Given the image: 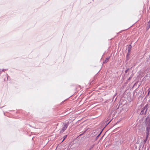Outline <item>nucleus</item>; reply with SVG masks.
I'll use <instances>...</instances> for the list:
<instances>
[{"mask_svg":"<svg viewBox=\"0 0 150 150\" xmlns=\"http://www.w3.org/2000/svg\"><path fill=\"white\" fill-rule=\"evenodd\" d=\"M82 134H80V135H82Z\"/></svg>","mask_w":150,"mask_h":150,"instance_id":"nucleus-23","label":"nucleus"},{"mask_svg":"<svg viewBox=\"0 0 150 150\" xmlns=\"http://www.w3.org/2000/svg\"><path fill=\"white\" fill-rule=\"evenodd\" d=\"M101 132H100V133L97 136V137H98V136H99V135H100V134L101 133Z\"/></svg>","mask_w":150,"mask_h":150,"instance_id":"nucleus-17","label":"nucleus"},{"mask_svg":"<svg viewBox=\"0 0 150 150\" xmlns=\"http://www.w3.org/2000/svg\"><path fill=\"white\" fill-rule=\"evenodd\" d=\"M149 23L150 24V20L149 21Z\"/></svg>","mask_w":150,"mask_h":150,"instance_id":"nucleus-21","label":"nucleus"},{"mask_svg":"<svg viewBox=\"0 0 150 150\" xmlns=\"http://www.w3.org/2000/svg\"><path fill=\"white\" fill-rule=\"evenodd\" d=\"M94 145L95 144H93L91 146H90L88 150H91L93 148V147L94 146Z\"/></svg>","mask_w":150,"mask_h":150,"instance_id":"nucleus-7","label":"nucleus"},{"mask_svg":"<svg viewBox=\"0 0 150 150\" xmlns=\"http://www.w3.org/2000/svg\"><path fill=\"white\" fill-rule=\"evenodd\" d=\"M149 93H149V92H148V93L146 95V97H147V96H149Z\"/></svg>","mask_w":150,"mask_h":150,"instance_id":"nucleus-13","label":"nucleus"},{"mask_svg":"<svg viewBox=\"0 0 150 150\" xmlns=\"http://www.w3.org/2000/svg\"><path fill=\"white\" fill-rule=\"evenodd\" d=\"M110 57H109L106 59L104 60V61L103 62V63H107V62L108 61V60L109 59Z\"/></svg>","mask_w":150,"mask_h":150,"instance_id":"nucleus-6","label":"nucleus"},{"mask_svg":"<svg viewBox=\"0 0 150 150\" xmlns=\"http://www.w3.org/2000/svg\"><path fill=\"white\" fill-rule=\"evenodd\" d=\"M129 68H128L125 71V73H127V72L129 71Z\"/></svg>","mask_w":150,"mask_h":150,"instance_id":"nucleus-11","label":"nucleus"},{"mask_svg":"<svg viewBox=\"0 0 150 150\" xmlns=\"http://www.w3.org/2000/svg\"><path fill=\"white\" fill-rule=\"evenodd\" d=\"M148 106V104L145 105V106L141 110L140 112L141 115H145L147 110V107Z\"/></svg>","mask_w":150,"mask_h":150,"instance_id":"nucleus-1","label":"nucleus"},{"mask_svg":"<svg viewBox=\"0 0 150 150\" xmlns=\"http://www.w3.org/2000/svg\"><path fill=\"white\" fill-rule=\"evenodd\" d=\"M110 122V121L108 122V124Z\"/></svg>","mask_w":150,"mask_h":150,"instance_id":"nucleus-22","label":"nucleus"},{"mask_svg":"<svg viewBox=\"0 0 150 150\" xmlns=\"http://www.w3.org/2000/svg\"><path fill=\"white\" fill-rule=\"evenodd\" d=\"M148 137H147V135H146V139H145L144 141H143V142L144 143V144L146 142V141H147V140L148 138Z\"/></svg>","mask_w":150,"mask_h":150,"instance_id":"nucleus-8","label":"nucleus"},{"mask_svg":"<svg viewBox=\"0 0 150 150\" xmlns=\"http://www.w3.org/2000/svg\"><path fill=\"white\" fill-rule=\"evenodd\" d=\"M101 132H100V133L97 136V137H98V136H99V135H100V134L101 133Z\"/></svg>","mask_w":150,"mask_h":150,"instance_id":"nucleus-18","label":"nucleus"},{"mask_svg":"<svg viewBox=\"0 0 150 150\" xmlns=\"http://www.w3.org/2000/svg\"><path fill=\"white\" fill-rule=\"evenodd\" d=\"M6 69H3L2 70V71H6Z\"/></svg>","mask_w":150,"mask_h":150,"instance_id":"nucleus-15","label":"nucleus"},{"mask_svg":"<svg viewBox=\"0 0 150 150\" xmlns=\"http://www.w3.org/2000/svg\"><path fill=\"white\" fill-rule=\"evenodd\" d=\"M8 77H9L8 76V75H7V78L8 80Z\"/></svg>","mask_w":150,"mask_h":150,"instance_id":"nucleus-19","label":"nucleus"},{"mask_svg":"<svg viewBox=\"0 0 150 150\" xmlns=\"http://www.w3.org/2000/svg\"><path fill=\"white\" fill-rule=\"evenodd\" d=\"M67 136V135H65V136H64L63 137V139L62 141V142H63L64 141V140L66 138Z\"/></svg>","mask_w":150,"mask_h":150,"instance_id":"nucleus-9","label":"nucleus"},{"mask_svg":"<svg viewBox=\"0 0 150 150\" xmlns=\"http://www.w3.org/2000/svg\"><path fill=\"white\" fill-rule=\"evenodd\" d=\"M146 128V135L147 137H148L150 132V125H145Z\"/></svg>","mask_w":150,"mask_h":150,"instance_id":"nucleus-3","label":"nucleus"},{"mask_svg":"<svg viewBox=\"0 0 150 150\" xmlns=\"http://www.w3.org/2000/svg\"><path fill=\"white\" fill-rule=\"evenodd\" d=\"M1 69H0V74H1Z\"/></svg>","mask_w":150,"mask_h":150,"instance_id":"nucleus-20","label":"nucleus"},{"mask_svg":"<svg viewBox=\"0 0 150 150\" xmlns=\"http://www.w3.org/2000/svg\"><path fill=\"white\" fill-rule=\"evenodd\" d=\"M131 78L132 77H130L128 79V80H130V79H131Z\"/></svg>","mask_w":150,"mask_h":150,"instance_id":"nucleus-16","label":"nucleus"},{"mask_svg":"<svg viewBox=\"0 0 150 150\" xmlns=\"http://www.w3.org/2000/svg\"><path fill=\"white\" fill-rule=\"evenodd\" d=\"M145 125H150V117H147L145 120Z\"/></svg>","mask_w":150,"mask_h":150,"instance_id":"nucleus-4","label":"nucleus"},{"mask_svg":"<svg viewBox=\"0 0 150 150\" xmlns=\"http://www.w3.org/2000/svg\"><path fill=\"white\" fill-rule=\"evenodd\" d=\"M130 52H128H128L126 56H129L130 55Z\"/></svg>","mask_w":150,"mask_h":150,"instance_id":"nucleus-12","label":"nucleus"},{"mask_svg":"<svg viewBox=\"0 0 150 150\" xmlns=\"http://www.w3.org/2000/svg\"><path fill=\"white\" fill-rule=\"evenodd\" d=\"M132 48V46L131 45H130L128 47V52H130L131 49Z\"/></svg>","mask_w":150,"mask_h":150,"instance_id":"nucleus-5","label":"nucleus"},{"mask_svg":"<svg viewBox=\"0 0 150 150\" xmlns=\"http://www.w3.org/2000/svg\"><path fill=\"white\" fill-rule=\"evenodd\" d=\"M129 59V56H126V60L128 61Z\"/></svg>","mask_w":150,"mask_h":150,"instance_id":"nucleus-10","label":"nucleus"},{"mask_svg":"<svg viewBox=\"0 0 150 150\" xmlns=\"http://www.w3.org/2000/svg\"><path fill=\"white\" fill-rule=\"evenodd\" d=\"M148 91L149 93H150V88L148 89Z\"/></svg>","mask_w":150,"mask_h":150,"instance_id":"nucleus-14","label":"nucleus"},{"mask_svg":"<svg viewBox=\"0 0 150 150\" xmlns=\"http://www.w3.org/2000/svg\"><path fill=\"white\" fill-rule=\"evenodd\" d=\"M63 125L64 126L60 131L61 133H63L64 131L67 129L69 125V123H63Z\"/></svg>","mask_w":150,"mask_h":150,"instance_id":"nucleus-2","label":"nucleus"}]
</instances>
